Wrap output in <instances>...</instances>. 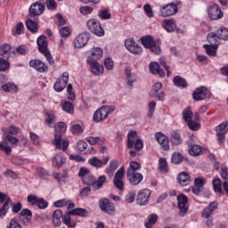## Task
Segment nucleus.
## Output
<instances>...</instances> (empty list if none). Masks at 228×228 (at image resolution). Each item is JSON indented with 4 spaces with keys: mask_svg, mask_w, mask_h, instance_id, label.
I'll use <instances>...</instances> for the list:
<instances>
[{
    "mask_svg": "<svg viewBox=\"0 0 228 228\" xmlns=\"http://www.w3.org/2000/svg\"><path fill=\"white\" fill-rule=\"evenodd\" d=\"M141 42L146 49H151V53H154V54H159V53H161V47L156 44L154 37L151 36L141 37Z\"/></svg>",
    "mask_w": 228,
    "mask_h": 228,
    "instance_id": "1",
    "label": "nucleus"
},
{
    "mask_svg": "<svg viewBox=\"0 0 228 228\" xmlns=\"http://www.w3.org/2000/svg\"><path fill=\"white\" fill-rule=\"evenodd\" d=\"M44 12H45V2L40 0L30 5L28 9V15L33 19L35 17H40Z\"/></svg>",
    "mask_w": 228,
    "mask_h": 228,
    "instance_id": "2",
    "label": "nucleus"
},
{
    "mask_svg": "<svg viewBox=\"0 0 228 228\" xmlns=\"http://www.w3.org/2000/svg\"><path fill=\"white\" fill-rule=\"evenodd\" d=\"M54 143L56 149H61V135L67 131V124L64 122H59L54 126Z\"/></svg>",
    "mask_w": 228,
    "mask_h": 228,
    "instance_id": "3",
    "label": "nucleus"
},
{
    "mask_svg": "<svg viewBox=\"0 0 228 228\" xmlns=\"http://www.w3.org/2000/svg\"><path fill=\"white\" fill-rule=\"evenodd\" d=\"M217 38L219 40H228V29L225 28H221L216 33L210 32L207 36V40L209 42V44H215Z\"/></svg>",
    "mask_w": 228,
    "mask_h": 228,
    "instance_id": "4",
    "label": "nucleus"
},
{
    "mask_svg": "<svg viewBox=\"0 0 228 228\" xmlns=\"http://www.w3.org/2000/svg\"><path fill=\"white\" fill-rule=\"evenodd\" d=\"M87 28L91 33L96 35V37H104V29L101 26V22L97 20H89L86 22Z\"/></svg>",
    "mask_w": 228,
    "mask_h": 228,
    "instance_id": "5",
    "label": "nucleus"
},
{
    "mask_svg": "<svg viewBox=\"0 0 228 228\" xmlns=\"http://www.w3.org/2000/svg\"><path fill=\"white\" fill-rule=\"evenodd\" d=\"M177 4H181V2L177 3L176 4L174 3L167 4V5L161 7V17H172V15H175V13L179 12V7H177Z\"/></svg>",
    "mask_w": 228,
    "mask_h": 228,
    "instance_id": "6",
    "label": "nucleus"
},
{
    "mask_svg": "<svg viewBox=\"0 0 228 228\" xmlns=\"http://www.w3.org/2000/svg\"><path fill=\"white\" fill-rule=\"evenodd\" d=\"M27 200L30 206H37L38 209H45L49 203L44 198H37V195L30 194Z\"/></svg>",
    "mask_w": 228,
    "mask_h": 228,
    "instance_id": "7",
    "label": "nucleus"
},
{
    "mask_svg": "<svg viewBox=\"0 0 228 228\" xmlns=\"http://www.w3.org/2000/svg\"><path fill=\"white\" fill-rule=\"evenodd\" d=\"M124 175H126V170L124 169V167H121L116 172L113 178L114 186L120 191H124V182L122 181V179H124Z\"/></svg>",
    "mask_w": 228,
    "mask_h": 228,
    "instance_id": "8",
    "label": "nucleus"
},
{
    "mask_svg": "<svg viewBox=\"0 0 228 228\" xmlns=\"http://www.w3.org/2000/svg\"><path fill=\"white\" fill-rule=\"evenodd\" d=\"M208 14L211 20H219V19H223L224 17V12H222V9L216 4H213L208 7Z\"/></svg>",
    "mask_w": 228,
    "mask_h": 228,
    "instance_id": "9",
    "label": "nucleus"
},
{
    "mask_svg": "<svg viewBox=\"0 0 228 228\" xmlns=\"http://www.w3.org/2000/svg\"><path fill=\"white\" fill-rule=\"evenodd\" d=\"M211 97V93L206 86H200L197 88L193 94L192 98L194 101H204V99H209Z\"/></svg>",
    "mask_w": 228,
    "mask_h": 228,
    "instance_id": "10",
    "label": "nucleus"
},
{
    "mask_svg": "<svg viewBox=\"0 0 228 228\" xmlns=\"http://www.w3.org/2000/svg\"><path fill=\"white\" fill-rule=\"evenodd\" d=\"M67 83H69V72H64L60 78H57L53 86L55 92H63L67 88Z\"/></svg>",
    "mask_w": 228,
    "mask_h": 228,
    "instance_id": "11",
    "label": "nucleus"
},
{
    "mask_svg": "<svg viewBox=\"0 0 228 228\" xmlns=\"http://www.w3.org/2000/svg\"><path fill=\"white\" fill-rule=\"evenodd\" d=\"M177 200H178V209L179 213L178 215L180 216H186V214L188 213V197L184 194H181L177 196Z\"/></svg>",
    "mask_w": 228,
    "mask_h": 228,
    "instance_id": "12",
    "label": "nucleus"
},
{
    "mask_svg": "<svg viewBox=\"0 0 228 228\" xmlns=\"http://www.w3.org/2000/svg\"><path fill=\"white\" fill-rule=\"evenodd\" d=\"M151 190L142 189L137 194L136 202L139 206H147L149 200L151 199Z\"/></svg>",
    "mask_w": 228,
    "mask_h": 228,
    "instance_id": "13",
    "label": "nucleus"
},
{
    "mask_svg": "<svg viewBox=\"0 0 228 228\" xmlns=\"http://www.w3.org/2000/svg\"><path fill=\"white\" fill-rule=\"evenodd\" d=\"M87 63L91 67V72L94 74V76H101L104 72V67L101 66L97 61L94 58H88Z\"/></svg>",
    "mask_w": 228,
    "mask_h": 228,
    "instance_id": "14",
    "label": "nucleus"
},
{
    "mask_svg": "<svg viewBox=\"0 0 228 228\" xmlns=\"http://www.w3.org/2000/svg\"><path fill=\"white\" fill-rule=\"evenodd\" d=\"M125 46L132 54H142L143 51L142 46L134 42V39H126L125 41Z\"/></svg>",
    "mask_w": 228,
    "mask_h": 228,
    "instance_id": "15",
    "label": "nucleus"
},
{
    "mask_svg": "<svg viewBox=\"0 0 228 228\" xmlns=\"http://www.w3.org/2000/svg\"><path fill=\"white\" fill-rule=\"evenodd\" d=\"M29 67L35 69L37 72L44 73L49 71V66L45 62L40 61L39 59H34L29 61Z\"/></svg>",
    "mask_w": 228,
    "mask_h": 228,
    "instance_id": "16",
    "label": "nucleus"
},
{
    "mask_svg": "<svg viewBox=\"0 0 228 228\" xmlns=\"http://www.w3.org/2000/svg\"><path fill=\"white\" fill-rule=\"evenodd\" d=\"M88 40H90V34L84 32L79 34L74 40V45L76 49H81L85 47L86 44H88Z\"/></svg>",
    "mask_w": 228,
    "mask_h": 228,
    "instance_id": "17",
    "label": "nucleus"
},
{
    "mask_svg": "<svg viewBox=\"0 0 228 228\" xmlns=\"http://www.w3.org/2000/svg\"><path fill=\"white\" fill-rule=\"evenodd\" d=\"M126 177L131 186H138V184L143 181V175H142V173H131V171H126Z\"/></svg>",
    "mask_w": 228,
    "mask_h": 228,
    "instance_id": "18",
    "label": "nucleus"
},
{
    "mask_svg": "<svg viewBox=\"0 0 228 228\" xmlns=\"http://www.w3.org/2000/svg\"><path fill=\"white\" fill-rule=\"evenodd\" d=\"M155 139L157 140L158 143H159L163 151H168L170 149V145L168 144L170 140L167 137V135L163 134V133H156Z\"/></svg>",
    "mask_w": 228,
    "mask_h": 228,
    "instance_id": "19",
    "label": "nucleus"
},
{
    "mask_svg": "<svg viewBox=\"0 0 228 228\" xmlns=\"http://www.w3.org/2000/svg\"><path fill=\"white\" fill-rule=\"evenodd\" d=\"M99 204L102 211L104 213H107L108 215H113V213H115V206L113 203L110 202V200H100Z\"/></svg>",
    "mask_w": 228,
    "mask_h": 228,
    "instance_id": "20",
    "label": "nucleus"
},
{
    "mask_svg": "<svg viewBox=\"0 0 228 228\" xmlns=\"http://www.w3.org/2000/svg\"><path fill=\"white\" fill-rule=\"evenodd\" d=\"M106 118H108V112H106L103 107L99 108L93 116L94 122H102Z\"/></svg>",
    "mask_w": 228,
    "mask_h": 228,
    "instance_id": "21",
    "label": "nucleus"
},
{
    "mask_svg": "<svg viewBox=\"0 0 228 228\" xmlns=\"http://www.w3.org/2000/svg\"><path fill=\"white\" fill-rule=\"evenodd\" d=\"M178 184L180 186H188L191 183V176L188 172H181L177 177Z\"/></svg>",
    "mask_w": 228,
    "mask_h": 228,
    "instance_id": "22",
    "label": "nucleus"
},
{
    "mask_svg": "<svg viewBox=\"0 0 228 228\" xmlns=\"http://www.w3.org/2000/svg\"><path fill=\"white\" fill-rule=\"evenodd\" d=\"M151 74H158L160 77H165V71L159 67L158 62H151L149 65Z\"/></svg>",
    "mask_w": 228,
    "mask_h": 228,
    "instance_id": "23",
    "label": "nucleus"
},
{
    "mask_svg": "<svg viewBox=\"0 0 228 228\" xmlns=\"http://www.w3.org/2000/svg\"><path fill=\"white\" fill-rule=\"evenodd\" d=\"M37 44L38 45V51L42 53L49 51L47 48V37L45 36H40L37 40Z\"/></svg>",
    "mask_w": 228,
    "mask_h": 228,
    "instance_id": "24",
    "label": "nucleus"
},
{
    "mask_svg": "<svg viewBox=\"0 0 228 228\" xmlns=\"http://www.w3.org/2000/svg\"><path fill=\"white\" fill-rule=\"evenodd\" d=\"M61 218H63V211H61V209H56L53 213V224L54 227L61 226Z\"/></svg>",
    "mask_w": 228,
    "mask_h": 228,
    "instance_id": "25",
    "label": "nucleus"
},
{
    "mask_svg": "<svg viewBox=\"0 0 228 228\" xmlns=\"http://www.w3.org/2000/svg\"><path fill=\"white\" fill-rule=\"evenodd\" d=\"M57 118L54 113L51 110L45 111V124L48 126L49 127H52L53 124H56Z\"/></svg>",
    "mask_w": 228,
    "mask_h": 228,
    "instance_id": "26",
    "label": "nucleus"
},
{
    "mask_svg": "<svg viewBox=\"0 0 228 228\" xmlns=\"http://www.w3.org/2000/svg\"><path fill=\"white\" fill-rule=\"evenodd\" d=\"M162 26L166 31L168 33H172L175 31V28H177V25L175 24V21L173 20H164Z\"/></svg>",
    "mask_w": 228,
    "mask_h": 228,
    "instance_id": "27",
    "label": "nucleus"
},
{
    "mask_svg": "<svg viewBox=\"0 0 228 228\" xmlns=\"http://www.w3.org/2000/svg\"><path fill=\"white\" fill-rule=\"evenodd\" d=\"M170 142L174 145H181V143H183V138H181V134L176 131H172L170 133Z\"/></svg>",
    "mask_w": 228,
    "mask_h": 228,
    "instance_id": "28",
    "label": "nucleus"
},
{
    "mask_svg": "<svg viewBox=\"0 0 228 228\" xmlns=\"http://www.w3.org/2000/svg\"><path fill=\"white\" fill-rule=\"evenodd\" d=\"M173 83L175 86H177L178 88H187L188 86V82L181 76H175L173 78Z\"/></svg>",
    "mask_w": 228,
    "mask_h": 228,
    "instance_id": "29",
    "label": "nucleus"
},
{
    "mask_svg": "<svg viewBox=\"0 0 228 228\" xmlns=\"http://www.w3.org/2000/svg\"><path fill=\"white\" fill-rule=\"evenodd\" d=\"M203 47L206 49V53L208 56H216V49L218 48L216 42L210 45H204Z\"/></svg>",
    "mask_w": 228,
    "mask_h": 228,
    "instance_id": "30",
    "label": "nucleus"
},
{
    "mask_svg": "<svg viewBox=\"0 0 228 228\" xmlns=\"http://www.w3.org/2000/svg\"><path fill=\"white\" fill-rule=\"evenodd\" d=\"M66 159L61 154H57L52 159V163L58 168H61L65 163Z\"/></svg>",
    "mask_w": 228,
    "mask_h": 228,
    "instance_id": "31",
    "label": "nucleus"
},
{
    "mask_svg": "<svg viewBox=\"0 0 228 228\" xmlns=\"http://www.w3.org/2000/svg\"><path fill=\"white\" fill-rule=\"evenodd\" d=\"M26 28L28 29V31H31V33H38V23L37 21L28 19L25 21Z\"/></svg>",
    "mask_w": 228,
    "mask_h": 228,
    "instance_id": "32",
    "label": "nucleus"
},
{
    "mask_svg": "<svg viewBox=\"0 0 228 228\" xmlns=\"http://www.w3.org/2000/svg\"><path fill=\"white\" fill-rule=\"evenodd\" d=\"M1 88L6 93L12 92L13 94H17V92H19V87H17V86L12 82L2 85Z\"/></svg>",
    "mask_w": 228,
    "mask_h": 228,
    "instance_id": "33",
    "label": "nucleus"
},
{
    "mask_svg": "<svg viewBox=\"0 0 228 228\" xmlns=\"http://www.w3.org/2000/svg\"><path fill=\"white\" fill-rule=\"evenodd\" d=\"M12 49V45L10 44H4L0 46V56L8 60L10 58V50Z\"/></svg>",
    "mask_w": 228,
    "mask_h": 228,
    "instance_id": "34",
    "label": "nucleus"
},
{
    "mask_svg": "<svg viewBox=\"0 0 228 228\" xmlns=\"http://www.w3.org/2000/svg\"><path fill=\"white\" fill-rule=\"evenodd\" d=\"M117 168H118V160H111L109 167L105 169V174L108 175H113Z\"/></svg>",
    "mask_w": 228,
    "mask_h": 228,
    "instance_id": "35",
    "label": "nucleus"
},
{
    "mask_svg": "<svg viewBox=\"0 0 228 228\" xmlns=\"http://www.w3.org/2000/svg\"><path fill=\"white\" fill-rule=\"evenodd\" d=\"M69 215H72L73 216H88V210L81 208H77L75 209H72L69 211Z\"/></svg>",
    "mask_w": 228,
    "mask_h": 228,
    "instance_id": "36",
    "label": "nucleus"
},
{
    "mask_svg": "<svg viewBox=\"0 0 228 228\" xmlns=\"http://www.w3.org/2000/svg\"><path fill=\"white\" fill-rule=\"evenodd\" d=\"M189 154L191 156H200L202 154V147L197 144H191L189 146Z\"/></svg>",
    "mask_w": 228,
    "mask_h": 228,
    "instance_id": "37",
    "label": "nucleus"
},
{
    "mask_svg": "<svg viewBox=\"0 0 228 228\" xmlns=\"http://www.w3.org/2000/svg\"><path fill=\"white\" fill-rule=\"evenodd\" d=\"M61 106L62 108L63 111H66V113H69V115L74 114V104L70 102H62L61 103Z\"/></svg>",
    "mask_w": 228,
    "mask_h": 228,
    "instance_id": "38",
    "label": "nucleus"
},
{
    "mask_svg": "<svg viewBox=\"0 0 228 228\" xmlns=\"http://www.w3.org/2000/svg\"><path fill=\"white\" fill-rule=\"evenodd\" d=\"M183 118L186 124L193 119V111H191V107H187L183 110Z\"/></svg>",
    "mask_w": 228,
    "mask_h": 228,
    "instance_id": "39",
    "label": "nucleus"
},
{
    "mask_svg": "<svg viewBox=\"0 0 228 228\" xmlns=\"http://www.w3.org/2000/svg\"><path fill=\"white\" fill-rule=\"evenodd\" d=\"M212 184H213L214 191L216 193H220V195L224 193V191L222 190V180H220V178H214L212 181Z\"/></svg>",
    "mask_w": 228,
    "mask_h": 228,
    "instance_id": "40",
    "label": "nucleus"
},
{
    "mask_svg": "<svg viewBox=\"0 0 228 228\" xmlns=\"http://www.w3.org/2000/svg\"><path fill=\"white\" fill-rule=\"evenodd\" d=\"M104 183H106V175L99 176L98 179L94 180V184L93 185L94 190H101L104 186Z\"/></svg>",
    "mask_w": 228,
    "mask_h": 228,
    "instance_id": "41",
    "label": "nucleus"
},
{
    "mask_svg": "<svg viewBox=\"0 0 228 228\" xmlns=\"http://www.w3.org/2000/svg\"><path fill=\"white\" fill-rule=\"evenodd\" d=\"M126 76L127 78L128 86H133V84L134 83V81H136V74L131 73V69L126 68Z\"/></svg>",
    "mask_w": 228,
    "mask_h": 228,
    "instance_id": "42",
    "label": "nucleus"
},
{
    "mask_svg": "<svg viewBox=\"0 0 228 228\" xmlns=\"http://www.w3.org/2000/svg\"><path fill=\"white\" fill-rule=\"evenodd\" d=\"M136 136H137L136 131H130L127 134V148L128 149H133Z\"/></svg>",
    "mask_w": 228,
    "mask_h": 228,
    "instance_id": "43",
    "label": "nucleus"
},
{
    "mask_svg": "<svg viewBox=\"0 0 228 228\" xmlns=\"http://www.w3.org/2000/svg\"><path fill=\"white\" fill-rule=\"evenodd\" d=\"M183 159H184V157L179 152H175L171 156V163H173V165H181Z\"/></svg>",
    "mask_w": 228,
    "mask_h": 228,
    "instance_id": "44",
    "label": "nucleus"
},
{
    "mask_svg": "<svg viewBox=\"0 0 228 228\" xmlns=\"http://www.w3.org/2000/svg\"><path fill=\"white\" fill-rule=\"evenodd\" d=\"M159 168L160 172L167 174L168 172V164H167V159L165 158H160L159 159Z\"/></svg>",
    "mask_w": 228,
    "mask_h": 228,
    "instance_id": "45",
    "label": "nucleus"
},
{
    "mask_svg": "<svg viewBox=\"0 0 228 228\" xmlns=\"http://www.w3.org/2000/svg\"><path fill=\"white\" fill-rule=\"evenodd\" d=\"M89 165L94 168H101L102 167V160L99 159L97 157H93L88 160Z\"/></svg>",
    "mask_w": 228,
    "mask_h": 228,
    "instance_id": "46",
    "label": "nucleus"
},
{
    "mask_svg": "<svg viewBox=\"0 0 228 228\" xmlns=\"http://www.w3.org/2000/svg\"><path fill=\"white\" fill-rule=\"evenodd\" d=\"M91 56L95 60H101L102 58V49L101 47H94L91 50Z\"/></svg>",
    "mask_w": 228,
    "mask_h": 228,
    "instance_id": "47",
    "label": "nucleus"
},
{
    "mask_svg": "<svg viewBox=\"0 0 228 228\" xmlns=\"http://www.w3.org/2000/svg\"><path fill=\"white\" fill-rule=\"evenodd\" d=\"M0 151L4 152L7 156H10L12 154V147L8 146L6 141H3L2 142H0Z\"/></svg>",
    "mask_w": 228,
    "mask_h": 228,
    "instance_id": "48",
    "label": "nucleus"
},
{
    "mask_svg": "<svg viewBox=\"0 0 228 228\" xmlns=\"http://www.w3.org/2000/svg\"><path fill=\"white\" fill-rule=\"evenodd\" d=\"M37 174L40 179H48L50 175L49 172H47V170H45L44 167H37Z\"/></svg>",
    "mask_w": 228,
    "mask_h": 228,
    "instance_id": "49",
    "label": "nucleus"
},
{
    "mask_svg": "<svg viewBox=\"0 0 228 228\" xmlns=\"http://www.w3.org/2000/svg\"><path fill=\"white\" fill-rule=\"evenodd\" d=\"M158 222V215L152 214L151 215L148 222L145 223V227L146 228H152V225Z\"/></svg>",
    "mask_w": 228,
    "mask_h": 228,
    "instance_id": "50",
    "label": "nucleus"
},
{
    "mask_svg": "<svg viewBox=\"0 0 228 228\" xmlns=\"http://www.w3.org/2000/svg\"><path fill=\"white\" fill-rule=\"evenodd\" d=\"M142 165L136 161H131L127 172L136 173V170H140Z\"/></svg>",
    "mask_w": 228,
    "mask_h": 228,
    "instance_id": "51",
    "label": "nucleus"
},
{
    "mask_svg": "<svg viewBox=\"0 0 228 228\" xmlns=\"http://www.w3.org/2000/svg\"><path fill=\"white\" fill-rule=\"evenodd\" d=\"M187 126L191 131H199V129H200V123H199V121H193V119L187 122Z\"/></svg>",
    "mask_w": 228,
    "mask_h": 228,
    "instance_id": "52",
    "label": "nucleus"
},
{
    "mask_svg": "<svg viewBox=\"0 0 228 228\" xmlns=\"http://www.w3.org/2000/svg\"><path fill=\"white\" fill-rule=\"evenodd\" d=\"M83 183L87 186H93L95 183V177L94 175H87L83 178Z\"/></svg>",
    "mask_w": 228,
    "mask_h": 228,
    "instance_id": "53",
    "label": "nucleus"
},
{
    "mask_svg": "<svg viewBox=\"0 0 228 228\" xmlns=\"http://www.w3.org/2000/svg\"><path fill=\"white\" fill-rule=\"evenodd\" d=\"M4 202H8V207H10L12 204V198H10L8 194L0 191V204H4Z\"/></svg>",
    "mask_w": 228,
    "mask_h": 228,
    "instance_id": "54",
    "label": "nucleus"
},
{
    "mask_svg": "<svg viewBox=\"0 0 228 228\" xmlns=\"http://www.w3.org/2000/svg\"><path fill=\"white\" fill-rule=\"evenodd\" d=\"M99 17L102 20H108V19H111V13H110V10L103 9V10L100 11Z\"/></svg>",
    "mask_w": 228,
    "mask_h": 228,
    "instance_id": "55",
    "label": "nucleus"
},
{
    "mask_svg": "<svg viewBox=\"0 0 228 228\" xmlns=\"http://www.w3.org/2000/svg\"><path fill=\"white\" fill-rule=\"evenodd\" d=\"M148 108V118H152V117H154V111H156V102H149Z\"/></svg>",
    "mask_w": 228,
    "mask_h": 228,
    "instance_id": "56",
    "label": "nucleus"
},
{
    "mask_svg": "<svg viewBox=\"0 0 228 228\" xmlns=\"http://www.w3.org/2000/svg\"><path fill=\"white\" fill-rule=\"evenodd\" d=\"M8 69H10V62L3 58H0V72H6Z\"/></svg>",
    "mask_w": 228,
    "mask_h": 228,
    "instance_id": "57",
    "label": "nucleus"
},
{
    "mask_svg": "<svg viewBox=\"0 0 228 228\" xmlns=\"http://www.w3.org/2000/svg\"><path fill=\"white\" fill-rule=\"evenodd\" d=\"M70 215L71 214L68 212V214H66L65 216H62V222L63 224H65V225H68L70 228H74L76 227V224L70 223Z\"/></svg>",
    "mask_w": 228,
    "mask_h": 228,
    "instance_id": "58",
    "label": "nucleus"
},
{
    "mask_svg": "<svg viewBox=\"0 0 228 228\" xmlns=\"http://www.w3.org/2000/svg\"><path fill=\"white\" fill-rule=\"evenodd\" d=\"M8 202H4V205L2 206V208H0V218H4L6 216L9 209H10V207H8Z\"/></svg>",
    "mask_w": 228,
    "mask_h": 228,
    "instance_id": "59",
    "label": "nucleus"
},
{
    "mask_svg": "<svg viewBox=\"0 0 228 228\" xmlns=\"http://www.w3.org/2000/svg\"><path fill=\"white\" fill-rule=\"evenodd\" d=\"M216 132L227 134L228 131V121L221 123L216 128Z\"/></svg>",
    "mask_w": 228,
    "mask_h": 228,
    "instance_id": "60",
    "label": "nucleus"
},
{
    "mask_svg": "<svg viewBox=\"0 0 228 228\" xmlns=\"http://www.w3.org/2000/svg\"><path fill=\"white\" fill-rule=\"evenodd\" d=\"M12 213H19V211H21L22 210V203L20 202H17V203H13V201H12Z\"/></svg>",
    "mask_w": 228,
    "mask_h": 228,
    "instance_id": "61",
    "label": "nucleus"
},
{
    "mask_svg": "<svg viewBox=\"0 0 228 228\" xmlns=\"http://www.w3.org/2000/svg\"><path fill=\"white\" fill-rule=\"evenodd\" d=\"M70 34H71L70 28L69 27H63L60 30V35L61 37H62V38H67L68 37H70Z\"/></svg>",
    "mask_w": 228,
    "mask_h": 228,
    "instance_id": "62",
    "label": "nucleus"
},
{
    "mask_svg": "<svg viewBox=\"0 0 228 228\" xmlns=\"http://www.w3.org/2000/svg\"><path fill=\"white\" fill-rule=\"evenodd\" d=\"M104 67L107 70H113V68L115 67V64L113 63V60H111L110 58L105 59Z\"/></svg>",
    "mask_w": 228,
    "mask_h": 228,
    "instance_id": "63",
    "label": "nucleus"
},
{
    "mask_svg": "<svg viewBox=\"0 0 228 228\" xmlns=\"http://www.w3.org/2000/svg\"><path fill=\"white\" fill-rule=\"evenodd\" d=\"M71 133L73 134H81V133H83V127L80 126V125H73L71 126Z\"/></svg>",
    "mask_w": 228,
    "mask_h": 228,
    "instance_id": "64",
    "label": "nucleus"
}]
</instances>
